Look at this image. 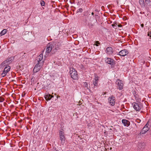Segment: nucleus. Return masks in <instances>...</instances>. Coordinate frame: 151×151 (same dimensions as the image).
<instances>
[{
    "label": "nucleus",
    "instance_id": "1",
    "mask_svg": "<svg viewBox=\"0 0 151 151\" xmlns=\"http://www.w3.org/2000/svg\"><path fill=\"white\" fill-rule=\"evenodd\" d=\"M70 73L72 78L75 80L77 79L78 75L75 69L72 68H70Z\"/></svg>",
    "mask_w": 151,
    "mask_h": 151
},
{
    "label": "nucleus",
    "instance_id": "18",
    "mask_svg": "<svg viewBox=\"0 0 151 151\" xmlns=\"http://www.w3.org/2000/svg\"><path fill=\"white\" fill-rule=\"evenodd\" d=\"M139 3L142 7H145L144 0H139Z\"/></svg>",
    "mask_w": 151,
    "mask_h": 151
},
{
    "label": "nucleus",
    "instance_id": "20",
    "mask_svg": "<svg viewBox=\"0 0 151 151\" xmlns=\"http://www.w3.org/2000/svg\"><path fill=\"white\" fill-rule=\"evenodd\" d=\"M7 31L6 29H4L1 31L0 33V34L1 35H4L6 33Z\"/></svg>",
    "mask_w": 151,
    "mask_h": 151
},
{
    "label": "nucleus",
    "instance_id": "27",
    "mask_svg": "<svg viewBox=\"0 0 151 151\" xmlns=\"http://www.w3.org/2000/svg\"><path fill=\"white\" fill-rule=\"evenodd\" d=\"M45 2L43 1H42L40 2V4L42 6H44L45 5Z\"/></svg>",
    "mask_w": 151,
    "mask_h": 151
},
{
    "label": "nucleus",
    "instance_id": "22",
    "mask_svg": "<svg viewBox=\"0 0 151 151\" xmlns=\"http://www.w3.org/2000/svg\"><path fill=\"white\" fill-rule=\"evenodd\" d=\"M145 3L148 5H151V0H145Z\"/></svg>",
    "mask_w": 151,
    "mask_h": 151
},
{
    "label": "nucleus",
    "instance_id": "2",
    "mask_svg": "<svg viewBox=\"0 0 151 151\" xmlns=\"http://www.w3.org/2000/svg\"><path fill=\"white\" fill-rule=\"evenodd\" d=\"M55 44V43H52V42H50L48 44L47 46L46 52L49 53L52 50V51H53V49H54V47Z\"/></svg>",
    "mask_w": 151,
    "mask_h": 151
},
{
    "label": "nucleus",
    "instance_id": "16",
    "mask_svg": "<svg viewBox=\"0 0 151 151\" xmlns=\"http://www.w3.org/2000/svg\"><path fill=\"white\" fill-rule=\"evenodd\" d=\"M8 64H9V63L7 62L6 60H5L0 65V68H2L3 67H6L8 66Z\"/></svg>",
    "mask_w": 151,
    "mask_h": 151
},
{
    "label": "nucleus",
    "instance_id": "23",
    "mask_svg": "<svg viewBox=\"0 0 151 151\" xmlns=\"http://www.w3.org/2000/svg\"><path fill=\"white\" fill-rule=\"evenodd\" d=\"M95 78L94 80L98 81L99 80V77L97 76L96 75H95Z\"/></svg>",
    "mask_w": 151,
    "mask_h": 151
},
{
    "label": "nucleus",
    "instance_id": "26",
    "mask_svg": "<svg viewBox=\"0 0 151 151\" xmlns=\"http://www.w3.org/2000/svg\"><path fill=\"white\" fill-rule=\"evenodd\" d=\"M99 44H100V43H99V41H96L95 42L94 45H96V46H99L98 45Z\"/></svg>",
    "mask_w": 151,
    "mask_h": 151
},
{
    "label": "nucleus",
    "instance_id": "6",
    "mask_svg": "<svg viewBox=\"0 0 151 151\" xmlns=\"http://www.w3.org/2000/svg\"><path fill=\"white\" fill-rule=\"evenodd\" d=\"M149 124L150 123L148 122L145 127L143 128L142 130L140 132V134H145L150 129V126Z\"/></svg>",
    "mask_w": 151,
    "mask_h": 151
},
{
    "label": "nucleus",
    "instance_id": "12",
    "mask_svg": "<svg viewBox=\"0 0 151 151\" xmlns=\"http://www.w3.org/2000/svg\"><path fill=\"white\" fill-rule=\"evenodd\" d=\"M116 82L118 85L119 88L120 89H122L123 86V84L122 81L120 80H118L116 81Z\"/></svg>",
    "mask_w": 151,
    "mask_h": 151
},
{
    "label": "nucleus",
    "instance_id": "15",
    "mask_svg": "<svg viewBox=\"0 0 151 151\" xmlns=\"http://www.w3.org/2000/svg\"><path fill=\"white\" fill-rule=\"evenodd\" d=\"M53 97V96L49 94H48L45 95V98L46 100L48 101L49 100H50Z\"/></svg>",
    "mask_w": 151,
    "mask_h": 151
},
{
    "label": "nucleus",
    "instance_id": "28",
    "mask_svg": "<svg viewBox=\"0 0 151 151\" xmlns=\"http://www.w3.org/2000/svg\"><path fill=\"white\" fill-rule=\"evenodd\" d=\"M83 11V9L82 8L79 9L78 10V12L81 13Z\"/></svg>",
    "mask_w": 151,
    "mask_h": 151
},
{
    "label": "nucleus",
    "instance_id": "3",
    "mask_svg": "<svg viewBox=\"0 0 151 151\" xmlns=\"http://www.w3.org/2000/svg\"><path fill=\"white\" fill-rule=\"evenodd\" d=\"M132 105L134 109L137 111H139L142 107V105L140 103H137L134 102L133 103Z\"/></svg>",
    "mask_w": 151,
    "mask_h": 151
},
{
    "label": "nucleus",
    "instance_id": "10",
    "mask_svg": "<svg viewBox=\"0 0 151 151\" xmlns=\"http://www.w3.org/2000/svg\"><path fill=\"white\" fill-rule=\"evenodd\" d=\"M52 43H55V44L54 45V49H53L54 52H56L57 50L60 49V44L59 42H52Z\"/></svg>",
    "mask_w": 151,
    "mask_h": 151
},
{
    "label": "nucleus",
    "instance_id": "13",
    "mask_svg": "<svg viewBox=\"0 0 151 151\" xmlns=\"http://www.w3.org/2000/svg\"><path fill=\"white\" fill-rule=\"evenodd\" d=\"M122 123L125 126L128 127L130 125V123L127 120L123 119L122 120Z\"/></svg>",
    "mask_w": 151,
    "mask_h": 151
},
{
    "label": "nucleus",
    "instance_id": "5",
    "mask_svg": "<svg viewBox=\"0 0 151 151\" xmlns=\"http://www.w3.org/2000/svg\"><path fill=\"white\" fill-rule=\"evenodd\" d=\"M43 63H37L33 69L34 72L37 73L42 68Z\"/></svg>",
    "mask_w": 151,
    "mask_h": 151
},
{
    "label": "nucleus",
    "instance_id": "11",
    "mask_svg": "<svg viewBox=\"0 0 151 151\" xmlns=\"http://www.w3.org/2000/svg\"><path fill=\"white\" fill-rule=\"evenodd\" d=\"M105 62L108 64L112 65L114 64V62L113 60L109 58H107L105 60Z\"/></svg>",
    "mask_w": 151,
    "mask_h": 151
},
{
    "label": "nucleus",
    "instance_id": "14",
    "mask_svg": "<svg viewBox=\"0 0 151 151\" xmlns=\"http://www.w3.org/2000/svg\"><path fill=\"white\" fill-rule=\"evenodd\" d=\"M107 53L109 55H111L113 52V50L111 47H108L106 48Z\"/></svg>",
    "mask_w": 151,
    "mask_h": 151
},
{
    "label": "nucleus",
    "instance_id": "29",
    "mask_svg": "<svg viewBox=\"0 0 151 151\" xmlns=\"http://www.w3.org/2000/svg\"><path fill=\"white\" fill-rule=\"evenodd\" d=\"M144 24H141V27L143 28L144 27Z\"/></svg>",
    "mask_w": 151,
    "mask_h": 151
},
{
    "label": "nucleus",
    "instance_id": "17",
    "mask_svg": "<svg viewBox=\"0 0 151 151\" xmlns=\"http://www.w3.org/2000/svg\"><path fill=\"white\" fill-rule=\"evenodd\" d=\"M43 57V55L42 54H41L37 57L38 63H41L42 62H41L42 60Z\"/></svg>",
    "mask_w": 151,
    "mask_h": 151
},
{
    "label": "nucleus",
    "instance_id": "30",
    "mask_svg": "<svg viewBox=\"0 0 151 151\" xmlns=\"http://www.w3.org/2000/svg\"><path fill=\"white\" fill-rule=\"evenodd\" d=\"M91 14L92 15H93L94 14V13L93 12H92V13H91Z\"/></svg>",
    "mask_w": 151,
    "mask_h": 151
},
{
    "label": "nucleus",
    "instance_id": "21",
    "mask_svg": "<svg viewBox=\"0 0 151 151\" xmlns=\"http://www.w3.org/2000/svg\"><path fill=\"white\" fill-rule=\"evenodd\" d=\"M93 84L94 85V86L93 87L94 88L95 86H98V81H95L93 80Z\"/></svg>",
    "mask_w": 151,
    "mask_h": 151
},
{
    "label": "nucleus",
    "instance_id": "8",
    "mask_svg": "<svg viewBox=\"0 0 151 151\" xmlns=\"http://www.w3.org/2000/svg\"><path fill=\"white\" fill-rule=\"evenodd\" d=\"M128 53V50L126 49H124L120 51L117 55H119L122 56H124Z\"/></svg>",
    "mask_w": 151,
    "mask_h": 151
},
{
    "label": "nucleus",
    "instance_id": "9",
    "mask_svg": "<svg viewBox=\"0 0 151 151\" xmlns=\"http://www.w3.org/2000/svg\"><path fill=\"white\" fill-rule=\"evenodd\" d=\"M115 98L113 96L109 97V102L112 106H114L115 104Z\"/></svg>",
    "mask_w": 151,
    "mask_h": 151
},
{
    "label": "nucleus",
    "instance_id": "4",
    "mask_svg": "<svg viewBox=\"0 0 151 151\" xmlns=\"http://www.w3.org/2000/svg\"><path fill=\"white\" fill-rule=\"evenodd\" d=\"M59 137L61 141V144L63 145L65 142V138L64 132L60 131L59 132Z\"/></svg>",
    "mask_w": 151,
    "mask_h": 151
},
{
    "label": "nucleus",
    "instance_id": "24",
    "mask_svg": "<svg viewBox=\"0 0 151 151\" xmlns=\"http://www.w3.org/2000/svg\"><path fill=\"white\" fill-rule=\"evenodd\" d=\"M83 86L87 88V89H88V84L87 82H84L83 84Z\"/></svg>",
    "mask_w": 151,
    "mask_h": 151
},
{
    "label": "nucleus",
    "instance_id": "31",
    "mask_svg": "<svg viewBox=\"0 0 151 151\" xmlns=\"http://www.w3.org/2000/svg\"><path fill=\"white\" fill-rule=\"evenodd\" d=\"M111 148H110V150H111Z\"/></svg>",
    "mask_w": 151,
    "mask_h": 151
},
{
    "label": "nucleus",
    "instance_id": "25",
    "mask_svg": "<svg viewBox=\"0 0 151 151\" xmlns=\"http://www.w3.org/2000/svg\"><path fill=\"white\" fill-rule=\"evenodd\" d=\"M4 100V98L2 96L0 97V102H3Z\"/></svg>",
    "mask_w": 151,
    "mask_h": 151
},
{
    "label": "nucleus",
    "instance_id": "7",
    "mask_svg": "<svg viewBox=\"0 0 151 151\" xmlns=\"http://www.w3.org/2000/svg\"><path fill=\"white\" fill-rule=\"evenodd\" d=\"M10 69V67L9 66L5 67L3 72L1 74L2 77H4L6 76L7 73L9 71Z\"/></svg>",
    "mask_w": 151,
    "mask_h": 151
},
{
    "label": "nucleus",
    "instance_id": "19",
    "mask_svg": "<svg viewBox=\"0 0 151 151\" xmlns=\"http://www.w3.org/2000/svg\"><path fill=\"white\" fill-rule=\"evenodd\" d=\"M14 59V57H11L8 58L6 60V61L9 64Z\"/></svg>",
    "mask_w": 151,
    "mask_h": 151
}]
</instances>
